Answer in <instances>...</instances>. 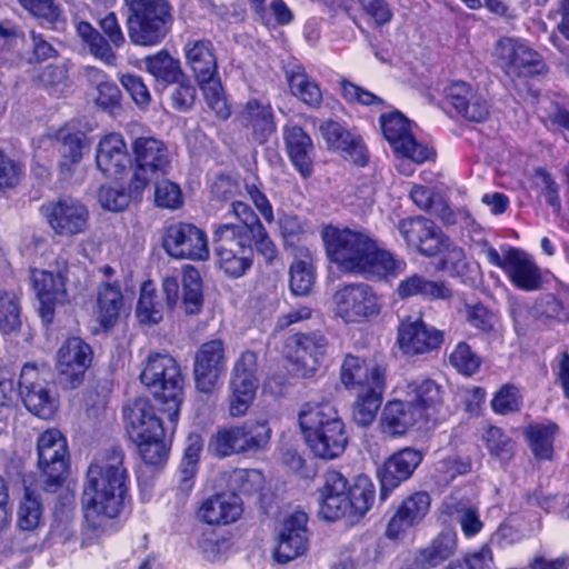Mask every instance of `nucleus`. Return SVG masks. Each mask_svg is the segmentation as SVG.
I'll use <instances>...</instances> for the list:
<instances>
[{
	"label": "nucleus",
	"mask_w": 569,
	"mask_h": 569,
	"mask_svg": "<svg viewBox=\"0 0 569 569\" xmlns=\"http://www.w3.org/2000/svg\"><path fill=\"white\" fill-rule=\"evenodd\" d=\"M123 417L132 441L166 431L161 418L148 399H136L123 409Z\"/></svg>",
	"instance_id": "26"
},
{
	"label": "nucleus",
	"mask_w": 569,
	"mask_h": 569,
	"mask_svg": "<svg viewBox=\"0 0 569 569\" xmlns=\"http://www.w3.org/2000/svg\"><path fill=\"white\" fill-rule=\"evenodd\" d=\"M406 268L407 263L403 259L397 258L387 250L379 249L376 242L372 241V248H370L359 274L366 278L388 279L403 273Z\"/></svg>",
	"instance_id": "35"
},
{
	"label": "nucleus",
	"mask_w": 569,
	"mask_h": 569,
	"mask_svg": "<svg viewBox=\"0 0 569 569\" xmlns=\"http://www.w3.org/2000/svg\"><path fill=\"white\" fill-rule=\"evenodd\" d=\"M298 420L305 441L315 456L331 460L343 453L349 438L335 406L329 402L305 403Z\"/></svg>",
	"instance_id": "2"
},
{
	"label": "nucleus",
	"mask_w": 569,
	"mask_h": 569,
	"mask_svg": "<svg viewBox=\"0 0 569 569\" xmlns=\"http://www.w3.org/2000/svg\"><path fill=\"white\" fill-rule=\"evenodd\" d=\"M319 515L328 521H335L342 517L350 518L347 479L338 471L326 473L325 486L321 490Z\"/></svg>",
	"instance_id": "28"
},
{
	"label": "nucleus",
	"mask_w": 569,
	"mask_h": 569,
	"mask_svg": "<svg viewBox=\"0 0 569 569\" xmlns=\"http://www.w3.org/2000/svg\"><path fill=\"white\" fill-rule=\"evenodd\" d=\"M381 297L367 283L339 287L332 296V311L343 323L359 325L380 315Z\"/></svg>",
	"instance_id": "7"
},
{
	"label": "nucleus",
	"mask_w": 569,
	"mask_h": 569,
	"mask_svg": "<svg viewBox=\"0 0 569 569\" xmlns=\"http://www.w3.org/2000/svg\"><path fill=\"white\" fill-rule=\"evenodd\" d=\"M495 56L499 67L510 78L539 74L545 69L540 54L520 39H500Z\"/></svg>",
	"instance_id": "14"
},
{
	"label": "nucleus",
	"mask_w": 569,
	"mask_h": 569,
	"mask_svg": "<svg viewBox=\"0 0 569 569\" xmlns=\"http://www.w3.org/2000/svg\"><path fill=\"white\" fill-rule=\"evenodd\" d=\"M505 273L511 284L522 291H537L542 286L541 270L535 259L518 248L509 257Z\"/></svg>",
	"instance_id": "30"
},
{
	"label": "nucleus",
	"mask_w": 569,
	"mask_h": 569,
	"mask_svg": "<svg viewBox=\"0 0 569 569\" xmlns=\"http://www.w3.org/2000/svg\"><path fill=\"white\" fill-rule=\"evenodd\" d=\"M385 387V370L382 368L373 369L371 387L357 392L352 418L358 426L367 427L373 422L382 402Z\"/></svg>",
	"instance_id": "31"
},
{
	"label": "nucleus",
	"mask_w": 569,
	"mask_h": 569,
	"mask_svg": "<svg viewBox=\"0 0 569 569\" xmlns=\"http://www.w3.org/2000/svg\"><path fill=\"white\" fill-rule=\"evenodd\" d=\"M558 430L556 423H536L526 429L530 448L538 459H550L553 450V439Z\"/></svg>",
	"instance_id": "48"
},
{
	"label": "nucleus",
	"mask_w": 569,
	"mask_h": 569,
	"mask_svg": "<svg viewBox=\"0 0 569 569\" xmlns=\"http://www.w3.org/2000/svg\"><path fill=\"white\" fill-rule=\"evenodd\" d=\"M442 509L443 513L460 526L468 539L476 537L485 527L478 507L468 499L450 496L443 501Z\"/></svg>",
	"instance_id": "34"
},
{
	"label": "nucleus",
	"mask_w": 569,
	"mask_h": 569,
	"mask_svg": "<svg viewBox=\"0 0 569 569\" xmlns=\"http://www.w3.org/2000/svg\"><path fill=\"white\" fill-rule=\"evenodd\" d=\"M96 164L104 176L111 178H117L131 167V156L122 134L111 132L99 140Z\"/></svg>",
	"instance_id": "22"
},
{
	"label": "nucleus",
	"mask_w": 569,
	"mask_h": 569,
	"mask_svg": "<svg viewBox=\"0 0 569 569\" xmlns=\"http://www.w3.org/2000/svg\"><path fill=\"white\" fill-rule=\"evenodd\" d=\"M380 123L386 140L399 158L420 164L433 157L430 147L415 139L410 121L400 112L381 116Z\"/></svg>",
	"instance_id": "13"
},
{
	"label": "nucleus",
	"mask_w": 569,
	"mask_h": 569,
	"mask_svg": "<svg viewBox=\"0 0 569 569\" xmlns=\"http://www.w3.org/2000/svg\"><path fill=\"white\" fill-rule=\"evenodd\" d=\"M328 345L321 332L295 333L286 339L282 352L296 376L310 378L321 367Z\"/></svg>",
	"instance_id": "9"
},
{
	"label": "nucleus",
	"mask_w": 569,
	"mask_h": 569,
	"mask_svg": "<svg viewBox=\"0 0 569 569\" xmlns=\"http://www.w3.org/2000/svg\"><path fill=\"white\" fill-rule=\"evenodd\" d=\"M198 82L209 108L214 111L218 117L227 119L230 111L219 78L211 76L210 79Z\"/></svg>",
	"instance_id": "60"
},
{
	"label": "nucleus",
	"mask_w": 569,
	"mask_h": 569,
	"mask_svg": "<svg viewBox=\"0 0 569 569\" xmlns=\"http://www.w3.org/2000/svg\"><path fill=\"white\" fill-rule=\"evenodd\" d=\"M448 569H496L492 550L483 545L451 562Z\"/></svg>",
	"instance_id": "63"
},
{
	"label": "nucleus",
	"mask_w": 569,
	"mask_h": 569,
	"mask_svg": "<svg viewBox=\"0 0 569 569\" xmlns=\"http://www.w3.org/2000/svg\"><path fill=\"white\" fill-rule=\"evenodd\" d=\"M442 258L440 260V268L449 272L451 276L461 277L465 274L468 262L465 251L453 244L445 234H442V244L440 252Z\"/></svg>",
	"instance_id": "57"
},
{
	"label": "nucleus",
	"mask_w": 569,
	"mask_h": 569,
	"mask_svg": "<svg viewBox=\"0 0 569 569\" xmlns=\"http://www.w3.org/2000/svg\"><path fill=\"white\" fill-rule=\"evenodd\" d=\"M136 168L132 176V190L143 193L147 186L169 172L171 158L166 144L153 137H139L132 141Z\"/></svg>",
	"instance_id": "8"
},
{
	"label": "nucleus",
	"mask_w": 569,
	"mask_h": 569,
	"mask_svg": "<svg viewBox=\"0 0 569 569\" xmlns=\"http://www.w3.org/2000/svg\"><path fill=\"white\" fill-rule=\"evenodd\" d=\"M181 286V306L186 313H199L203 306L202 280L194 267L187 266L183 268Z\"/></svg>",
	"instance_id": "44"
},
{
	"label": "nucleus",
	"mask_w": 569,
	"mask_h": 569,
	"mask_svg": "<svg viewBox=\"0 0 569 569\" xmlns=\"http://www.w3.org/2000/svg\"><path fill=\"white\" fill-rule=\"evenodd\" d=\"M229 489L243 495L259 492L264 483V477L258 469H234L226 473Z\"/></svg>",
	"instance_id": "51"
},
{
	"label": "nucleus",
	"mask_w": 569,
	"mask_h": 569,
	"mask_svg": "<svg viewBox=\"0 0 569 569\" xmlns=\"http://www.w3.org/2000/svg\"><path fill=\"white\" fill-rule=\"evenodd\" d=\"M379 366L368 367L363 360L355 356H347L341 366V382L347 389L356 392L371 387V371Z\"/></svg>",
	"instance_id": "45"
},
{
	"label": "nucleus",
	"mask_w": 569,
	"mask_h": 569,
	"mask_svg": "<svg viewBox=\"0 0 569 569\" xmlns=\"http://www.w3.org/2000/svg\"><path fill=\"white\" fill-rule=\"evenodd\" d=\"M522 403L520 390L515 385L507 383L495 395L491 407L496 413L507 415L518 411Z\"/></svg>",
	"instance_id": "64"
},
{
	"label": "nucleus",
	"mask_w": 569,
	"mask_h": 569,
	"mask_svg": "<svg viewBox=\"0 0 569 569\" xmlns=\"http://www.w3.org/2000/svg\"><path fill=\"white\" fill-rule=\"evenodd\" d=\"M443 341L442 332L429 327L421 318L403 320L398 329V342L407 355H423L438 349Z\"/></svg>",
	"instance_id": "21"
},
{
	"label": "nucleus",
	"mask_w": 569,
	"mask_h": 569,
	"mask_svg": "<svg viewBox=\"0 0 569 569\" xmlns=\"http://www.w3.org/2000/svg\"><path fill=\"white\" fill-rule=\"evenodd\" d=\"M236 189L237 186L228 178H220L214 184V192L230 201L229 211L241 222V224L222 223L221 226L238 229L241 236L249 237V232L254 231L262 223L248 203L234 199Z\"/></svg>",
	"instance_id": "33"
},
{
	"label": "nucleus",
	"mask_w": 569,
	"mask_h": 569,
	"mask_svg": "<svg viewBox=\"0 0 569 569\" xmlns=\"http://www.w3.org/2000/svg\"><path fill=\"white\" fill-rule=\"evenodd\" d=\"M38 466L44 489L54 491L63 481L68 470V446L58 429H48L37 441Z\"/></svg>",
	"instance_id": "12"
},
{
	"label": "nucleus",
	"mask_w": 569,
	"mask_h": 569,
	"mask_svg": "<svg viewBox=\"0 0 569 569\" xmlns=\"http://www.w3.org/2000/svg\"><path fill=\"white\" fill-rule=\"evenodd\" d=\"M283 139L293 167L302 178H309L313 172L315 156L311 138L298 126H286L283 128Z\"/></svg>",
	"instance_id": "32"
},
{
	"label": "nucleus",
	"mask_w": 569,
	"mask_h": 569,
	"mask_svg": "<svg viewBox=\"0 0 569 569\" xmlns=\"http://www.w3.org/2000/svg\"><path fill=\"white\" fill-rule=\"evenodd\" d=\"M226 370L224 345L220 339L202 343L194 355L193 373L197 389L204 393L213 391Z\"/></svg>",
	"instance_id": "17"
},
{
	"label": "nucleus",
	"mask_w": 569,
	"mask_h": 569,
	"mask_svg": "<svg viewBox=\"0 0 569 569\" xmlns=\"http://www.w3.org/2000/svg\"><path fill=\"white\" fill-rule=\"evenodd\" d=\"M31 281L40 301L41 317L51 320L56 303L64 302L67 298L66 277L62 271L57 276L46 270H31Z\"/></svg>",
	"instance_id": "27"
},
{
	"label": "nucleus",
	"mask_w": 569,
	"mask_h": 569,
	"mask_svg": "<svg viewBox=\"0 0 569 569\" xmlns=\"http://www.w3.org/2000/svg\"><path fill=\"white\" fill-rule=\"evenodd\" d=\"M347 497L348 505H350V518L362 517L373 503V485L369 478L358 477L352 486L347 485Z\"/></svg>",
	"instance_id": "49"
},
{
	"label": "nucleus",
	"mask_w": 569,
	"mask_h": 569,
	"mask_svg": "<svg viewBox=\"0 0 569 569\" xmlns=\"http://www.w3.org/2000/svg\"><path fill=\"white\" fill-rule=\"evenodd\" d=\"M320 132L331 149H338L355 157V162L365 166L367 162L366 148L359 137L346 130L340 123L329 120L320 126Z\"/></svg>",
	"instance_id": "37"
},
{
	"label": "nucleus",
	"mask_w": 569,
	"mask_h": 569,
	"mask_svg": "<svg viewBox=\"0 0 569 569\" xmlns=\"http://www.w3.org/2000/svg\"><path fill=\"white\" fill-rule=\"evenodd\" d=\"M144 62L147 71L164 82H179L183 76L179 60L173 59L166 51L147 57Z\"/></svg>",
	"instance_id": "50"
},
{
	"label": "nucleus",
	"mask_w": 569,
	"mask_h": 569,
	"mask_svg": "<svg viewBox=\"0 0 569 569\" xmlns=\"http://www.w3.org/2000/svg\"><path fill=\"white\" fill-rule=\"evenodd\" d=\"M291 91L298 96L305 103L317 107L322 100L319 86L309 79L305 72H293L289 77Z\"/></svg>",
	"instance_id": "58"
},
{
	"label": "nucleus",
	"mask_w": 569,
	"mask_h": 569,
	"mask_svg": "<svg viewBox=\"0 0 569 569\" xmlns=\"http://www.w3.org/2000/svg\"><path fill=\"white\" fill-rule=\"evenodd\" d=\"M315 268L311 252L307 248L298 249L290 266V290L296 296L308 295L315 283Z\"/></svg>",
	"instance_id": "41"
},
{
	"label": "nucleus",
	"mask_w": 569,
	"mask_h": 569,
	"mask_svg": "<svg viewBox=\"0 0 569 569\" xmlns=\"http://www.w3.org/2000/svg\"><path fill=\"white\" fill-rule=\"evenodd\" d=\"M124 4L130 12L127 27L132 43L153 47L166 38L172 24V9L167 0H124Z\"/></svg>",
	"instance_id": "4"
},
{
	"label": "nucleus",
	"mask_w": 569,
	"mask_h": 569,
	"mask_svg": "<svg viewBox=\"0 0 569 569\" xmlns=\"http://www.w3.org/2000/svg\"><path fill=\"white\" fill-rule=\"evenodd\" d=\"M20 308L14 293L0 291V331L10 333L20 327Z\"/></svg>",
	"instance_id": "62"
},
{
	"label": "nucleus",
	"mask_w": 569,
	"mask_h": 569,
	"mask_svg": "<svg viewBox=\"0 0 569 569\" xmlns=\"http://www.w3.org/2000/svg\"><path fill=\"white\" fill-rule=\"evenodd\" d=\"M407 400L423 410V419H429V411L441 401L440 387L432 380L413 381L407 387Z\"/></svg>",
	"instance_id": "46"
},
{
	"label": "nucleus",
	"mask_w": 569,
	"mask_h": 569,
	"mask_svg": "<svg viewBox=\"0 0 569 569\" xmlns=\"http://www.w3.org/2000/svg\"><path fill=\"white\" fill-rule=\"evenodd\" d=\"M430 509V496L419 491L407 497L397 507L390 518L386 536L392 540L403 539L427 516Z\"/></svg>",
	"instance_id": "20"
},
{
	"label": "nucleus",
	"mask_w": 569,
	"mask_h": 569,
	"mask_svg": "<svg viewBox=\"0 0 569 569\" xmlns=\"http://www.w3.org/2000/svg\"><path fill=\"white\" fill-rule=\"evenodd\" d=\"M487 448L491 456L508 462L515 452V443L500 428L490 427L485 433Z\"/></svg>",
	"instance_id": "61"
},
{
	"label": "nucleus",
	"mask_w": 569,
	"mask_h": 569,
	"mask_svg": "<svg viewBox=\"0 0 569 569\" xmlns=\"http://www.w3.org/2000/svg\"><path fill=\"white\" fill-rule=\"evenodd\" d=\"M41 213L53 232L61 237L83 233L88 227L89 210L73 198H59L43 203Z\"/></svg>",
	"instance_id": "15"
},
{
	"label": "nucleus",
	"mask_w": 569,
	"mask_h": 569,
	"mask_svg": "<svg viewBox=\"0 0 569 569\" xmlns=\"http://www.w3.org/2000/svg\"><path fill=\"white\" fill-rule=\"evenodd\" d=\"M247 119L250 122L256 139L262 143L276 130L272 110L269 104L260 103L257 100H250L246 107Z\"/></svg>",
	"instance_id": "47"
},
{
	"label": "nucleus",
	"mask_w": 569,
	"mask_h": 569,
	"mask_svg": "<svg viewBox=\"0 0 569 569\" xmlns=\"http://www.w3.org/2000/svg\"><path fill=\"white\" fill-rule=\"evenodd\" d=\"M187 63L193 71L197 81L217 76V59L211 41L204 39L188 40L183 48Z\"/></svg>",
	"instance_id": "38"
},
{
	"label": "nucleus",
	"mask_w": 569,
	"mask_h": 569,
	"mask_svg": "<svg viewBox=\"0 0 569 569\" xmlns=\"http://www.w3.org/2000/svg\"><path fill=\"white\" fill-rule=\"evenodd\" d=\"M422 420L425 419L421 408L415 407V403L407 399H397L385 406L380 418V429L391 437L402 436Z\"/></svg>",
	"instance_id": "29"
},
{
	"label": "nucleus",
	"mask_w": 569,
	"mask_h": 569,
	"mask_svg": "<svg viewBox=\"0 0 569 569\" xmlns=\"http://www.w3.org/2000/svg\"><path fill=\"white\" fill-rule=\"evenodd\" d=\"M398 230L408 246L418 249L425 256H436L441 250L443 233L426 218L403 219L399 222Z\"/></svg>",
	"instance_id": "24"
},
{
	"label": "nucleus",
	"mask_w": 569,
	"mask_h": 569,
	"mask_svg": "<svg viewBox=\"0 0 569 569\" xmlns=\"http://www.w3.org/2000/svg\"><path fill=\"white\" fill-rule=\"evenodd\" d=\"M242 512V500L238 495L220 492L202 500L198 517L210 526H227L238 521Z\"/></svg>",
	"instance_id": "25"
},
{
	"label": "nucleus",
	"mask_w": 569,
	"mask_h": 569,
	"mask_svg": "<svg viewBox=\"0 0 569 569\" xmlns=\"http://www.w3.org/2000/svg\"><path fill=\"white\" fill-rule=\"evenodd\" d=\"M127 493L128 472L123 466V453L112 450L88 469L82 495L86 521L94 529L103 528L107 521L120 515Z\"/></svg>",
	"instance_id": "1"
},
{
	"label": "nucleus",
	"mask_w": 569,
	"mask_h": 569,
	"mask_svg": "<svg viewBox=\"0 0 569 569\" xmlns=\"http://www.w3.org/2000/svg\"><path fill=\"white\" fill-rule=\"evenodd\" d=\"M422 461V452L415 448H403L392 455L378 472L381 485V499H387L388 492L409 479Z\"/></svg>",
	"instance_id": "23"
},
{
	"label": "nucleus",
	"mask_w": 569,
	"mask_h": 569,
	"mask_svg": "<svg viewBox=\"0 0 569 569\" xmlns=\"http://www.w3.org/2000/svg\"><path fill=\"white\" fill-rule=\"evenodd\" d=\"M141 196L142 193L133 192L131 179L128 191L119 187L102 186L98 193V201L103 209L117 212L124 210L131 200L139 199Z\"/></svg>",
	"instance_id": "53"
},
{
	"label": "nucleus",
	"mask_w": 569,
	"mask_h": 569,
	"mask_svg": "<svg viewBox=\"0 0 569 569\" xmlns=\"http://www.w3.org/2000/svg\"><path fill=\"white\" fill-rule=\"evenodd\" d=\"M396 292L401 299L420 296L429 300H449L453 295L452 289L445 281L431 280L419 273L401 280Z\"/></svg>",
	"instance_id": "36"
},
{
	"label": "nucleus",
	"mask_w": 569,
	"mask_h": 569,
	"mask_svg": "<svg viewBox=\"0 0 569 569\" xmlns=\"http://www.w3.org/2000/svg\"><path fill=\"white\" fill-rule=\"evenodd\" d=\"M163 248L178 259L206 260L209 248L206 233L190 223H176L167 229Z\"/></svg>",
	"instance_id": "16"
},
{
	"label": "nucleus",
	"mask_w": 569,
	"mask_h": 569,
	"mask_svg": "<svg viewBox=\"0 0 569 569\" xmlns=\"http://www.w3.org/2000/svg\"><path fill=\"white\" fill-rule=\"evenodd\" d=\"M42 507L39 497L26 488L23 499L18 509L17 525L21 530H34L41 520Z\"/></svg>",
	"instance_id": "55"
},
{
	"label": "nucleus",
	"mask_w": 569,
	"mask_h": 569,
	"mask_svg": "<svg viewBox=\"0 0 569 569\" xmlns=\"http://www.w3.org/2000/svg\"><path fill=\"white\" fill-rule=\"evenodd\" d=\"M138 447L141 459L150 466L164 463L169 455V445L166 441V431L133 441Z\"/></svg>",
	"instance_id": "52"
},
{
	"label": "nucleus",
	"mask_w": 569,
	"mask_h": 569,
	"mask_svg": "<svg viewBox=\"0 0 569 569\" xmlns=\"http://www.w3.org/2000/svg\"><path fill=\"white\" fill-rule=\"evenodd\" d=\"M272 430L264 419L246 421L239 426L222 428L211 438L209 450L218 457L266 450Z\"/></svg>",
	"instance_id": "5"
},
{
	"label": "nucleus",
	"mask_w": 569,
	"mask_h": 569,
	"mask_svg": "<svg viewBox=\"0 0 569 569\" xmlns=\"http://www.w3.org/2000/svg\"><path fill=\"white\" fill-rule=\"evenodd\" d=\"M140 380L153 393L161 406L160 410L168 413L173 431L179 419L183 389V379L177 361L167 353L150 355Z\"/></svg>",
	"instance_id": "3"
},
{
	"label": "nucleus",
	"mask_w": 569,
	"mask_h": 569,
	"mask_svg": "<svg viewBox=\"0 0 569 569\" xmlns=\"http://www.w3.org/2000/svg\"><path fill=\"white\" fill-rule=\"evenodd\" d=\"M321 237L330 261L343 272L359 274L373 240L365 233L332 226L325 227Z\"/></svg>",
	"instance_id": "6"
},
{
	"label": "nucleus",
	"mask_w": 569,
	"mask_h": 569,
	"mask_svg": "<svg viewBox=\"0 0 569 569\" xmlns=\"http://www.w3.org/2000/svg\"><path fill=\"white\" fill-rule=\"evenodd\" d=\"M48 369L26 363L20 372L18 392L26 408L41 419H50L58 409V400L48 383Z\"/></svg>",
	"instance_id": "11"
},
{
	"label": "nucleus",
	"mask_w": 569,
	"mask_h": 569,
	"mask_svg": "<svg viewBox=\"0 0 569 569\" xmlns=\"http://www.w3.org/2000/svg\"><path fill=\"white\" fill-rule=\"evenodd\" d=\"M92 349L78 337L69 338L58 351L57 369L61 383L74 388L79 386L92 362Z\"/></svg>",
	"instance_id": "18"
},
{
	"label": "nucleus",
	"mask_w": 569,
	"mask_h": 569,
	"mask_svg": "<svg viewBox=\"0 0 569 569\" xmlns=\"http://www.w3.org/2000/svg\"><path fill=\"white\" fill-rule=\"evenodd\" d=\"M49 136L61 143V170L67 173L71 172L72 167L81 161L88 150L86 136L80 131H72L68 126L54 130L50 129Z\"/></svg>",
	"instance_id": "40"
},
{
	"label": "nucleus",
	"mask_w": 569,
	"mask_h": 569,
	"mask_svg": "<svg viewBox=\"0 0 569 569\" xmlns=\"http://www.w3.org/2000/svg\"><path fill=\"white\" fill-rule=\"evenodd\" d=\"M410 198L415 204L425 211L439 216L447 222L451 221L450 209L440 200L435 199L432 190L423 186H415L410 191Z\"/></svg>",
	"instance_id": "59"
},
{
	"label": "nucleus",
	"mask_w": 569,
	"mask_h": 569,
	"mask_svg": "<svg viewBox=\"0 0 569 569\" xmlns=\"http://www.w3.org/2000/svg\"><path fill=\"white\" fill-rule=\"evenodd\" d=\"M457 549V533L455 531H441L435 537L430 543L420 549L415 556L417 569H431L448 558H450Z\"/></svg>",
	"instance_id": "39"
},
{
	"label": "nucleus",
	"mask_w": 569,
	"mask_h": 569,
	"mask_svg": "<svg viewBox=\"0 0 569 569\" xmlns=\"http://www.w3.org/2000/svg\"><path fill=\"white\" fill-rule=\"evenodd\" d=\"M449 362L459 373L471 377L479 371L482 360L467 342L460 341L451 351Z\"/></svg>",
	"instance_id": "56"
},
{
	"label": "nucleus",
	"mask_w": 569,
	"mask_h": 569,
	"mask_svg": "<svg viewBox=\"0 0 569 569\" xmlns=\"http://www.w3.org/2000/svg\"><path fill=\"white\" fill-rule=\"evenodd\" d=\"M136 316L140 323L148 326L158 325L163 319L164 305L152 281L143 282L140 288Z\"/></svg>",
	"instance_id": "43"
},
{
	"label": "nucleus",
	"mask_w": 569,
	"mask_h": 569,
	"mask_svg": "<svg viewBox=\"0 0 569 569\" xmlns=\"http://www.w3.org/2000/svg\"><path fill=\"white\" fill-rule=\"evenodd\" d=\"M229 413L232 417H241L248 411L256 396L257 383L243 379L230 381Z\"/></svg>",
	"instance_id": "54"
},
{
	"label": "nucleus",
	"mask_w": 569,
	"mask_h": 569,
	"mask_svg": "<svg viewBox=\"0 0 569 569\" xmlns=\"http://www.w3.org/2000/svg\"><path fill=\"white\" fill-rule=\"evenodd\" d=\"M308 516L303 511H295L282 523L279 532L274 558L280 563H287L302 556L308 549Z\"/></svg>",
	"instance_id": "19"
},
{
	"label": "nucleus",
	"mask_w": 569,
	"mask_h": 569,
	"mask_svg": "<svg viewBox=\"0 0 569 569\" xmlns=\"http://www.w3.org/2000/svg\"><path fill=\"white\" fill-rule=\"evenodd\" d=\"M123 306V297L118 284L100 286L97 298V320L103 328H110L118 321Z\"/></svg>",
	"instance_id": "42"
},
{
	"label": "nucleus",
	"mask_w": 569,
	"mask_h": 569,
	"mask_svg": "<svg viewBox=\"0 0 569 569\" xmlns=\"http://www.w3.org/2000/svg\"><path fill=\"white\" fill-rule=\"evenodd\" d=\"M238 229L218 226L213 231V247L219 267L230 277L243 276L252 264L253 248L249 237Z\"/></svg>",
	"instance_id": "10"
}]
</instances>
